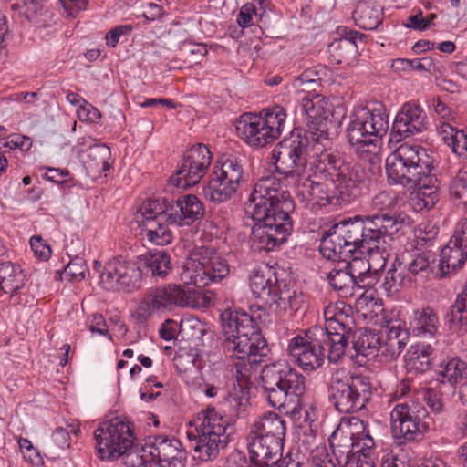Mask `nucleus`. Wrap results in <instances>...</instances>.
I'll return each mask as SVG.
<instances>
[{
	"mask_svg": "<svg viewBox=\"0 0 467 467\" xmlns=\"http://www.w3.org/2000/svg\"><path fill=\"white\" fill-rule=\"evenodd\" d=\"M14 16L24 17L36 27H46L53 21V13L47 0H5Z\"/></svg>",
	"mask_w": 467,
	"mask_h": 467,
	"instance_id": "24",
	"label": "nucleus"
},
{
	"mask_svg": "<svg viewBox=\"0 0 467 467\" xmlns=\"http://www.w3.org/2000/svg\"><path fill=\"white\" fill-rule=\"evenodd\" d=\"M389 124V113L382 103L374 102L358 108L350 116L348 140L358 154H376L380 149L382 137L387 134Z\"/></svg>",
	"mask_w": 467,
	"mask_h": 467,
	"instance_id": "9",
	"label": "nucleus"
},
{
	"mask_svg": "<svg viewBox=\"0 0 467 467\" xmlns=\"http://www.w3.org/2000/svg\"><path fill=\"white\" fill-rule=\"evenodd\" d=\"M372 396L369 379L348 374L343 369L334 372L328 383V400L340 413L350 414L365 409Z\"/></svg>",
	"mask_w": 467,
	"mask_h": 467,
	"instance_id": "10",
	"label": "nucleus"
},
{
	"mask_svg": "<svg viewBox=\"0 0 467 467\" xmlns=\"http://www.w3.org/2000/svg\"><path fill=\"white\" fill-rule=\"evenodd\" d=\"M88 329L91 333H98L103 336L109 335V328L102 315L98 313L93 314L88 317Z\"/></svg>",
	"mask_w": 467,
	"mask_h": 467,
	"instance_id": "56",
	"label": "nucleus"
},
{
	"mask_svg": "<svg viewBox=\"0 0 467 467\" xmlns=\"http://www.w3.org/2000/svg\"><path fill=\"white\" fill-rule=\"evenodd\" d=\"M409 224L410 217L402 213L357 215L336 223L324 234L320 253L329 260L346 261L355 252L390 238Z\"/></svg>",
	"mask_w": 467,
	"mask_h": 467,
	"instance_id": "3",
	"label": "nucleus"
},
{
	"mask_svg": "<svg viewBox=\"0 0 467 467\" xmlns=\"http://www.w3.org/2000/svg\"><path fill=\"white\" fill-rule=\"evenodd\" d=\"M140 267L151 276L165 277L171 270V257L164 250L148 252L139 257Z\"/></svg>",
	"mask_w": 467,
	"mask_h": 467,
	"instance_id": "35",
	"label": "nucleus"
},
{
	"mask_svg": "<svg viewBox=\"0 0 467 467\" xmlns=\"http://www.w3.org/2000/svg\"><path fill=\"white\" fill-rule=\"evenodd\" d=\"M410 327L418 337H432L438 333L440 327L439 317L431 306L418 308L410 317Z\"/></svg>",
	"mask_w": 467,
	"mask_h": 467,
	"instance_id": "28",
	"label": "nucleus"
},
{
	"mask_svg": "<svg viewBox=\"0 0 467 467\" xmlns=\"http://www.w3.org/2000/svg\"><path fill=\"white\" fill-rule=\"evenodd\" d=\"M326 327H315L290 339L286 352L305 371L320 368L327 358L338 362L346 352L355 325L350 305L337 301L324 310Z\"/></svg>",
	"mask_w": 467,
	"mask_h": 467,
	"instance_id": "1",
	"label": "nucleus"
},
{
	"mask_svg": "<svg viewBox=\"0 0 467 467\" xmlns=\"http://www.w3.org/2000/svg\"><path fill=\"white\" fill-rule=\"evenodd\" d=\"M195 425L197 435L194 438V451L197 457L202 461L217 458L228 442V419L213 407H208L198 414Z\"/></svg>",
	"mask_w": 467,
	"mask_h": 467,
	"instance_id": "13",
	"label": "nucleus"
},
{
	"mask_svg": "<svg viewBox=\"0 0 467 467\" xmlns=\"http://www.w3.org/2000/svg\"><path fill=\"white\" fill-rule=\"evenodd\" d=\"M171 202L165 199L149 200L140 207L141 220L165 221L170 224Z\"/></svg>",
	"mask_w": 467,
	"mask_h": 467,
	"instance_id": "45",
	"label": "nucleus"
},
{
	"mask_svg": "<svg viewBox=\"0 0 467 467\" xmlns=\"http://www.w3.org/2000/svg\"><path fill=\"white\" fill-rule=\"evenodd\" d=\"M451 195L467 205V169L461 170L450 185Z\"/></svg>",
	"mask_w": 467,
	"mask_h": 467,
	"instance_id": "47",
	"label": "nucleus"
},
{
	"mask_svg": "<svg viewBox=\"0 0 467 467\" xmlns=\"http://www.w3.org/2000/svg\"><path fill=\"white\" fill-rule=\"evenodd\" d=\"M451 239L467 247V218L458 223Z\"/></svg>",
	"mask_w": 467,
	"mask_h": 467,
	"instance_id": "63",
	"label": "nucleus"
},
{
	"mask_svg": "<svg viewBox=\"0 0 467 467\" xmlns=\"http://www.w3.org/2000/svg\"><path fill=\"white\" fill-rule=\"evenodd\" d=\"M311 139L306 133L295 130L279 141L272 151L275 171L284 179L302 177L307 163V149Z\"/></svg>",
	"mask_w": 467,
	"mask_h": 467,
	"instance_id": "14",
	"label": "nucleus"
},
{
	"mask_svg": "<svg viewBox=\"0 0 467 467\" xmlns=\"http://www.w3.org/2000/svg\"><path fill=\"white\" fill-rule=\"evenodd\" d=\"M304 122L307 127L306 135L314 142L317 151L326 150L329 140L327 133L326 122L332 116V109L328 100L321 96L305 97L301 105Z\"/></svg>",
	"mask_w": 467,
	"mask_h": 467,
	"instance_id": "19",
	"label": "nucleus"
},
{
	"mask_svg": "<svg viewBox=\"0 0 467 467\" xmlns=\"http://www.w3.org/2000/svg\"><path fill=\"white\" fill-rule=\"evenodd\" d=\"M364 35L357 31H349L346 35L333 41L328 46L330 57L337 64H349L358 52V41H362Z\"/></svg>",
	"mask_w": 467,
	"mask_h": 467,
	"instance_id": "29",
	"label": "nucleus"
},
{
	"mask_svg": "<svg viewBox=\"0 0 467 467\" xmlns=\"http://www.w3.org/2000/svg\"><path fill=\"white\" fill-rule=\"evenodd\" d=\"M277 279L273 270L267 266L254 268L249 278L253 295L267 303L275 288Z\"/></svg>",
	"mask_w": 467,
	"mask_h": 467,
	"instance_id": "30",
	"label": "nucleus"
},
{
	"mask_svg": "<svg viewBox=\"0 0 467 467\" xmlns=\"http://www.w3.org/2000/svg\"><path fill=\"white\" fill-rule=\"evenodd\" d=\"M229 274V265L212 247L193 248L181 272V280L184 285H193L201 288L222 280Z\"/></svg>",
	"mask_w": 467,
	"mask_h": 467,
	"instance_id": "12",
	"label": "nucleus"
},
{
	"mask_svg": "<svg viewBox=\"0 0 467 467\" xmlns=\"http://www.w3.org/2000/svg\"><path fill=\"white\" fill-rule=\"evenodd\" d=\"M141 270L135 262L124 256H114L103 266L99 285L108 291L130 293L140 287Z\"/></svg>",
	"mask_w": 467,
	"mask_h": 467,
	"instance_id": "17",
	"label": "nucleus"
},
{
	"mask_svg": "<svg viewBox=\"0 0 467 467\" xmlns=\"http://www.w3.org/2000/svg\"><path fill=\"white\" fill-rule=\"evenodd\" d=\"M254 225L251 240L258 251H273L293 230L291 213L295 203L284 182L275 176L260 178L246 202Z\"/></svg>",
	"mask_w": 467,
	"mask_h": 467,
	"instance_id": "2",
	"label": "nucleus"
},
{
	"mask_svg": "<svg viewBox=\"0 0 467 467\" xmlns=\"http://www.w3.org/2000/svg\"><path fill=\"white\" fill-rule=\"evenodd\" d=\"M142 451L149 454V467H184L186 452L177 439L162 435L150 436Z\"/></svg>",
	"mask_w": 467,
	"mask_h": 467,
	"instance_id": "21",
	"label": "nucleus"
},
{
	"mask_svg": "<svg viewBox=\"0 0 467 467\" xmlns=\"http://www.w3.org/2000/svg\"><path fill=\"white\" fill-rule=\"evenodd\" d=\"M101 460H117L132 448L134 435L128 422L115 418L101 424L94 432Z\"/></svg>",
	"mask_w": 467,
	"mask_h": 467,
	"instance_id": "16",
	"label": "nucleus"
},
{
	"mask_svg": "<svg viewBox=\"0 0 467 467\" xmlns=\"http://www.w3.org/2000/svg\"><path fill=\"white\" fill-rule=\"evenodd\" d=\"M299 298L296 295V290L284 284L283 286L281 283L277 281L275 285V288L272 292V296L269 297L268 304H275L277 307L282 310L290 309H297L299 306Z\"/></svg>",
	"mask_w": 467,
	"mask_h": 467,
	"instance_id": "43",
	"label": "nucleus"
},
{
	"mask_svg": "<svg viewBox=\"0 0 467 467\" xmlns=\"http://www.w3.org/2000/svg\"><path fill=\"white\" fill-rule=\"evenodd\" d=\"M435 262V255L429 252L417 254L409 264L408 270L412 275L428 272L431 265Z\"/></svg>",
	"mask_w": 467,
	"mask_h": 467,
	"instance_id": "49",
	"label": "nucleus"
},
{
	"mask_svg": "<svg viewBox=\"0 0 467 467\" xmlns=\"http://www.w3.org/2000/svg\"><path fill=\"white\" fill-rule=\"evenodd\" d=\"M391 238L392 236L389 239L391 240ZM387 239L379 240V243L374 244H368L369 247H365L361 251V253H368V259L366 261L362 260L360 265H363V272L369 276L368 280H373V284L378 281L379 271L384 269L389 257Z\"/></svg>",
	"mask_w": 467,
	"mask_h": 467,
	"instance_id": "27",
	"label": "nucleus"
},
{
	"mask_svg": "<svg viewBox=\"0 0 467 467\" xmlns=\"http://www.w3.org/2000/svg\"><path fill=\"white\" fill-rule=\"evenodd\" d=\"M362 426V436L352 441L351 450L348 453H355L361 457L367 456L368 459H372V453L374 449V441L369 435V430L368 429V423L363 420H356Z\"/></svg>",
	"mask_w": 467,
	"mask_h": 467,
	"instance_id": "46",
	"label": "nucleus"
},
{
	"mask_svg": "<svg viewBox=\"0 0 467 467\" xmlns=\"http://www.w3.org/2000/svg\"><path fill=\"white\" fill-rule=\"evenodd\" d=\"M426 115L412 102L405 103L398 112L390 132V141H400L426 129Z\"/></svg>",
	"mask_w": 467,
	"mask_h": 467,
	"instance_id": "23",
	"label": "nucleus"
},
{
	"mask_svg": "<svg viewBox=\"0 0 467 467\" xmlns=\"http://www.w3.org/2000/svg\"><path fill=\"white\" fill-rule=\"evenodd\" d=\"M421 397L431 412L437 416L433 420L434 429L440 431L448 429V411L444 404L442 393L435 389L427 388L422 390Z\"/></svg>",
	"mask_w": 467,
	"mask_h": 467,
	"instance_id": "34",
	"label": "nucleus"
},
{
	"mask_svg": "<svg viewBox=\"0 0 467 467\" xmlns=\"http://www.w3.org/2000/svg\"><path fill=\"white\" fill-rule=\"evenodd\" d=\"M139 227L140 235L143 241L155 245H166L171 243L172 233L165 221L141 220Z\"/></svg>",
	"mask_w": 467,
	"mask_h": 467,
	"instance_id": "32",
	"label": "nucleus"
},
{
	"mask_svg": "<svg viewBox=\"0 0 467 467\" xmlns=\"http://www.w3.org/2000/svg\"><path fill=\"white\" fill-rule=\"evenodd\" d=\"M212 154L206 145L198 143L183 155L171 182L178 188H188L200 182L211 165Z\"/></svg>",
	"mask_w": 467,
	"mask_h": 467,
	"instance_id": "20",
	"label": "nucleus"
},
{
	"mask_svg": "<svg viewBox=\"0 0 467 467\" xmlns=\"http://www.w3.org/2000/svg\"><path fill=\"white\" fill-rule=\"evenodd\" d=\"M213 172L216 173L221 180L228 181V182L238 188L241 179L243 178L244 170L243 166L235 158L222 157L221 160L216 162Z\"/></svg>",
	"mask_w": 467,
	"mask_h": 467,
	"instance_id": "40",
	"label": "nucleus"
},
{
	"mask_svg": "<svg viewBox=\"0 0 467 467\" xmlns=\"http://www.w3.org/2000/svg\"><path fill=\"white\" fill-rule=\"evenodd\" d=\"M428 412L420 403L414 401L398 403L390 413L391 429L396 438L415 441L428 430L424 420Z\"/></svg>",
	"mask_w": 467,
	"mask_h": 467,
	"instance_id": "18",
	"label": "nucleus"
},
{
	"mask_svg": "<svg viewBox=\"0 0 467 467\" xmlns=\"http://www.w3.org/2000/svg\"><path fill=\"white\" fill-rule=\"evenodd\" d=\"M86 271L87 265L85 261L80 257H75L74 259H71L64 268L65 274L71 275L72 277L78 280L85 278Z\"/></svg>",
	"mask_w": 467,
	"mask_h": 467,
	"instance_id": "53",
	"label": "nucleus"
},
{
	"mask_svg": "<svg viewBox=\"0 0 467 467\" xmlns=\"http://www.w3.org/2000/svg\"><path fill=\"white\" fill-rule=\"evenodd\" d=\"M432 348L423 345L409 351L406 357V369L409 373L418 374L427 371L431 367V355Z\"/></svg>",
	"mask_w": 467,
	"mask_h": 467,
	"instance_id": "42",
	"label": "nucleus"
},
{
	"mask_svg": "<svg viewBox=\"0 0 467 467\" xmlns=\"http://www.w3.org/2000/svg\"><path fill=\"white\" fill-rule=\"evenodd\" d=\"M439 375L450 385L464 384L467 379V364L458 358H453L444 364H441Z\"/></svg>",
	"mask_w": 467,
	"mask_h": 467,
	"instance_id": "44",
	"label": "nucleus"
},
{
	"mask_svg": "<svg viewBox=\"0 0 467 467\" xmlns=\"http://www.w3.org/2000/svg\"><path fill=\"white\" fill-rule=\"evenodd\" d=\"M253 465L252 460L248 463L245 455L241 452L232 453L227 459V467H251Z\"/></svg>",
	"mask_w": 467,
	"mask_h": 467,
	"instance_id": "64",
	"label": "nucleus"
},
{
	"mask_svg": "<svg viewBox=\"0 0 467 467\" xmlns=\"http://www.w3.org/2000/svg\"><path fill=\"white\" fill-rule=\"evenodd\" d=\"M30 245L36 256L43 261H47L51 256V248L40 236H33L30 239Z\"/></svg>",
	"mask_w": 467,
	"mask_h": 467,
	"instance_id": "54",
	"label": "nucleus"
},
{
	"mask_svg": "<svg viewBox=\"0 0 467 467\" xmlns=\"http://www.w3.org/2000/svg\"><path fill=\"white\" fill-rule=\"evenodd\" d=\"M122 456H124V463L127 467H149L150 457L148 453L143 452L140 456L130 449Z\"/></svg>",
	"mask_w": 467,
	"mask_h": 467,
	"instance_id": "55",
	"label": "nucleus"
},
{
	"mask_svg": "<svg viewBox=\"0 0 467 467\" xmlns=\"http://www.w3.org/2000/svg\"><path fill=\"white\" fill-rule=\"evenodd\" d=\"M203 213L202 202L195 195L181 196L175 202H171L170 224L191 225L200 220Z\"/></svg>",
	"mask_w": 467,
	"mask_h": 467,
	"instance_id": "25",
	"label": "nucleus"
},
{
	"mask_svg": "<svg viewBox=\"0 0 467 467\" xmlns=\"http://www.w3.org/2000/svg\"><path fill=\"white\" fill-rule=\"evenodd\" d=\"M223 335L225 347L236 354V358L243 361L244 374L250 368L263 362L270 351L266 340L262 336L253 317L244 311L226 309L221 314Z\"/></svg>",
	"mask_w": 467,
	"mask_h": 467,
	"instance_id": "6",
	"label": "nucleus"
},
{
	"mask_svg": "<svg viewBox=\"0 0 467 467\" xmlns=\"http://www.w3.org/2000/svg\"><path fill=\"white\" fill-rule=\"evenodd\" d=\"M314 180L307 185L308 197L319 205L331 202L335 197L344 202L356 200L366 181L364 167L358 162H347L336 152L317 151Z\"/></svg>",
	"mask_w": 467,
	"mask_h": 467,
	"instance_id": "4",
	"label": "nucleus"
},
{
	"mask_svg": "<svg viewBox=\"0 0 467 467\" xmlns=\"http://www.w3.org/2000/svg\"><path fill=\"white\" fill-rule=\"evenodd\" d=\"M78 115L80 119L90 122H96L101 117L100 112L91 105L81 107L78 110Z\"/></svg>",
	"mask_w": 467,
	"mask_h": 467,
	"instance_id": "61",
	"label": "nucleus"
},
{
	"mask_svg": "<svg viewBox=\"0 0 467 467\" xmlns=\"http://www.w3.org/2000/svg\"><path fill=\"white\" fill-rule=\"evenodd\" d=\"M341 268H333L327 275L330 286L337 291L342 297H352L356 290L364 289L373 285V280L360 269L361 259L354 258L352 261H343Z\"/></svg>",
	"mask_w": 467,
	"mask_h": 467,
	"instance_id": "22",
	"label": "nucleus"
},
{
	"mask_svg": "<svg viewBox=\"0 0 467 467\" xmlns=\"http://www.w3.org/2000/svg\"><path fill=\"white\" fill-rule=\"evenodd\" d=\"M388 180L393 184L418 188V195L428 209L439 201L440 182L431 174L432 159L418 144L401 143L386 159Z\"/></svg>",
	"mask_w": 467,
	"mask_h": 467,
	"instance_id": "5",
	"label": "nucleus"
},
{
	"mask_svg": "<svg viewBox=\"0 0 467 467\" xmlns=\"http://www.w3.org/2000/svg\"><path fill=\"white\" fill-rule=\"evenodd\" d=\"M69 447V433L68 431L62 427L57 428L51 436L50 441L47 442V448L51 451L57 449H67Z\"/></svg>",
	"mask_w": 467,
	"mask_h": 467,
	"instance_id": "51",
	"label": "nucleus"
},
{
	"mask_svg": "<svg viewBox=\"0 0 467 467\" xmlns=\"http://www.w3.org/2000/svg\"><path fill=\"white\" fill-rule=\"evenodd\" d=\"M467 260V247L451 240L441 251L440 267L443 275H448L463 266Z\"/></svg>",
	"mask_w": 467,
	"mask_h": 467,
	"instance_id": "31",
	"label": "nucleus"
},
{
	"mask_svg": "<svg viewBox=\"0 0 467 467\" xmlns=\"http://www.w3.org/2000/svg\"><path fill=\"white\" fill-rule=\"evenodd\" d=\"M320 80L318 74L311 69L305 70L295 81L294 86L296 88H303L304 86L310 88L312 84Z\"/></svg>",
	"mask_w": 467,
	"mask_h": 467,
	"instance_id": "57",
	"label": "nucleus"
},
{
	"mask_svg": "<svg viewBox=\"0 0 467 467\" xmlns=\"http://www.w3.org/2000/svg\"><path fill=\"white\" fill-rule=\"evenodd\" d=\"M353 18L359 27L374 30L382 22V12L378 5L368 2H359L353 12Z\"/></svg>",
	"mask_w": 467,
	"mask_h": 467,
	"instance_id": "38",
	"label": "nucleus"
},
{
	"mask_svg": "<svg viewBox=\"0 0 467 467\" xmlns=\"http://www.w3.org/2000/svg\"><path fill=\"white\" fill-rule=\"evenodd\" d=\"M237 187L221 180L219 176L213 172V177L209 181L203 192L205 197L214 202H223L229 200L237 191Z\"/></svg>",
	"mask_w": 467,
	"mask_h": 467,
	"instance_id": "39",
	"label": "nucleus"
},
{
	"mask_svg": "<svg viewBox=\"0 0 467 467\" xmlns=\"http://www.w3.org/2000/svg\"><path fill=\"white\" fill-rule=\"evenodd\" d=\"M381 358L385 361L396 359L403 351L409 339L407 329L400 323L389 324L379 332Z\"/></svg>",
	"mask_w": 467,
	"mask_h": 467,
	"instance_id": "26",
	"label": "nucleus"
},
{
	"mask_svg": "<svg viewBox=\"0 0 467 467\" xmlns=\"http://www.w3.org/2000/svg\"><path fill=\"white\" fill-rule=\"evenodd\" d=\"M253 13H255V6L253 4L244 5L238 14L237 22L239 26L248 27L251 25Z\"/></svg>",
	"mask_w": 467,
	"mask_h": 467,
	"instance_id": "60",
	"label": "nucleus"
},
{
	"mask_svg": "<svg viewBox=\"0 0 467 467\" xmlns=\"http://www.w3.org/2000/svg\"><path fill=\"white\" fill-rule=\"evenodd\" d=\"M343 467H374L372 459H368L367 456L360 458L355 453H348Z\"/></svg>",
	"mask_w": 467,
	"mask_h": 467,
	"instance_id": "58",
	"label": "nucleus"
},
{
	"mask_svg": "<svg viewBox=\"0 0 467 467\" xmlns=\"http://www.w3.org/2000/svg\"><path fill=\"white\" fill-rule=\"evenodd\" d=\"M455 145L451 149L455 154L467 160V133L462 130L461 134L455 136Z\"/></svg>",
	"mask_w": 467,
	"mask_h": 467,
	"instance_id": "62",
	"label": "nucleus"
},
{
	"mask_svg": "<svg viewBox=\"0 0 467 467\" xmlns=\"http://www.w3.org/2000/svg\"><path fill=\"white\" fill-rule=\"evenodd\" d=\"M462 132V130H457L453 128L449 123H443L440 127V133L442 135V139L445 141V143L450 146L451 149L456 143V140H454L455 136H458Z\"/></svg>",
	"mask_w": 467,
	"mask_h": 467,
	"instance_id": "59",
	"label": "nucleus"
},
{
	"mask_svg": "<svg viewBox=\"0 0 467 467\" xmlns=\"http://www.w3.org/2000/svg\"><path fill=\"white\" fill-rule=\"evenodd\" d=\"M285 432V421L275 412H266L256 420L247 436L251 467H274L282 456Z\"/></svg>",
	"mask_w": 467,
	"mask_h": 467,
	"instance_id": "8",
	"label": "nucleus"
},
{
	"mask_svg": "<svg viewBox=\"0 0 467 467\" xmlns=\"http://www.w3.org/2000/svg\"><path fill=\"white\" fill-rule=\"evenodd\" d=\"M394 205L395 200L388 192H380L377 193L370 202L371 209L380 213L391 209Z\"/></svg>",
	"mask_w": 467,
	"mask_h": 467,
	"instance_id": "52",
	"label": "nucleus"
},
{
	"mask_svg": "<svg viewBox=\"0 0 467 467\" xmlns=\"http://www.w3.org/2000/svg\"><path fill=\"white\" fill-rule=\"evenodd\" d=\"M25 285V275L21 267L11 262L0 264V288L5 294H11V298L15 297V293Z\"/></svg>",
	"mask_w": 467,
	"mask_h": 467,
	"instance_id": "36",
	"label": "nucleus"
},
{
	"mask_svg": "<svg viewBox=\"0 0 467 467\" xmlns=\"http://www.w3.org/2000/svg\"><path fill=\"white\" fill-rule=\"evenodd\" d=\"M200 292L196 288L187 290L180 285H168L152 289L140 303L138 315L148 319L155 311L170 310L173 306L195 308L200 306Z\"/></svg>",
	"mask_w": 467,
	"mask_h": 467,
	"instance_id": "15",
	"label": "nucleus"
},
{
	"mask_svg": "<svg viewBox=\"0 0 467 467\" xmlns=\"http://www.w3.org/2000/svg\"><path fill=\"white\" fill-rule=\"evenodd\" d=\"M261 386L268 404L286 415H300L306 378L285 361L265 365L261 370Z\"/></svg>",
	"mask_w": 467,
	"mask_h": 467,
	"instance_id": "7",
	"label": "nucleus"
},
{
	"mask_svg": "<svg viewBox=\"0 0 467 467\" xmlns=\"http://www.w3.org/2000/svg\"><path fill=\"white\" fill-rule=\"evenodd\" d=\"M353 348L357 355L363 357H381V345L379 332L371 330H359L352 337Z\"/></svg>",
	"mask_w": 467,
	"mask_h": 467,
	"instance_id": "37",
	"label": "nucleus"
},
{
	"mask_svg": "<svg viewBox=\"0 0 467 467\" xmlns=\"http://www.w3.org/2000/svg\"><path fill=\"white\" fill-rule=\"evenodd\" d=\"M173 364L177 373L185 380L196 379L202 369V359L198 354L185 348H180L174 358Z\"/></svg>",
	"mask_w": 467,
	"mask_h": 467,
	"instance_id": "33",
	"label": "nucleus"
},
{
	"mask_svg": "<svg viewBox=\"0 0 467 467\" xmlns=\"http://www.w3.org/2000/svg\"><path fill=\"white\" fill-rule=\"evenodd\" d=\"M446 317L449 323L458 326L460 332L467 334V307L451 306Z\"/></svg>",
	"mask_w": 467,
	"mask_h": 467,
	"instance_id": "50",
	"label": "nucleus"
},
{
	"mask_svg": "<svg viewBox=\"0 0 467 467\" xmlns=\"http://www.w3.org/2000/svg\"><path fill=\"white\" fill-rule=\"evenodd\" d=\"M110 150L104 144H94L88 147L87 159L83 160L86 168L94 172L106 171L110 168Z\"/></svg>",
	"mask_w": 467,
	"mask_h": 467,
	"instance_id": "41",
	"label": "nucleus"
},
{
	"mask_svg": "<svg viewBox=\"0 0 467 467\" xmlns=\"http://www.w3.org/2000/svg\"><path fill=\"white\" fill-rule=\"evenodd\" d=\"M285 120V110L276 105L264 109L260 115L243 114L236 122V130L249 146L263 148L279 138Z\"/></svg>",
	"mask_w": 467,
	"mask_h": 467,
	"instance_id": "11",
	"label": "nucleus"
},
{
	"mask_svg": "<svg viewBox=\"0 0 467 467\" xmlns=\"http://www.w3.org/2000/svg\"><path fill=\"white\" fill-rule=\"evenodd\" d=\"M405 278L401 272L392 267L385 275L382 287L387 296H392L400 291L404 284Z\"/></svg>",
	"mask_w": 467,
	"mask_h": 467,
	"instance_id": "48",
	"label": "nucleus"
}]
</instances>
